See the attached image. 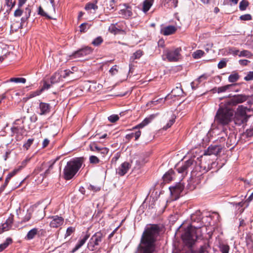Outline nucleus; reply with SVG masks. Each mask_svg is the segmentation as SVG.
<instances>
[{"label":"nucleus","mask_w":253,"mask_h":253,"mask_svg":"<svg viewBox=\"0 0 253 253\" xmlns=\"http://www.w3.org/2000/svg\"><path fill=\"white\" fill-rule=\"evenodd\" d=\"M160 228L157 224H151L147 227L141 238L138 246L139 253H153L156 248V242L159 235Z\"/></svg>","instance_id":"f257e3e1"},{"label":"nucleus","mask_w":253,"mask_h":253,"mask_svg":"<svg viewBox=\"0 0 253 253\" xmlns=\"http://www.w3.org/2000/svg\"><path fill=\"white\" fill-rule=\"evenodd\" d=\"M195 223L192 221L181 236L183 243L189 248L192 247L197 239L202 236L201 228L202 224L200 223L199 225H196Z\"/></svg>","instance_id":"f03ea898"},{"label":"nucleus","mask_w":253,"mask_h":253,"mask_svg":"<svg viewBox=\"0 0 253 253\" xmlns=\"http://www.w3.org/2000/svg\"><path fill=\"white\" fill-rule=\"evenodd\" d=\"M234 115L233 110L224 103L222 102L216 112L214 117V122L218 125L225 126L231 121Z\"/></svg>","instance_id":"7ed1b4c3"},{"label":"nucleus","mask_w":253,"mask_h":253,"mask_svg":"<svg viewBox=\"0 0 253 253\" xmlns=\"http://www.w3.org/2000/svg\"><path fill=\"white\" fill-rule=\"evenodd\" d=\"M83 163L82 158H76L68 162L63 169L64 178L67 180L71 179L79 170Z\"/></svg>","instance_id":"20e7f679"},{"label":"nucleus","mask_w":253,"mask_h":253,"mask_svg":"<svg viewBox=\"0 0 253 253\" xmlns=\"http://www.w3.org/2000/svg\"><path fill=\"white\" fill-rule=\"evenodd\" d=\"M105 233L101 231L95 233L90 238L87 248L90 251H95L105 240Z\"/></svg>","instance_id":"39448f33"},{"label":"nucleus","mask_w":253,"mask_h":253,"mask_svg":"<svg viewBox=\"0 0 253 253\" xmlns=\"http://www.w3.org/2000/svg\"><path fill=\"white\" fill-rule=\"evenodd\" d=\"M181 47H177L172 49H166L164 51V54L162 56L163 59H167L169 62H176L181 57L180 52Z\"/></svg>","instance_id":"423d86ee"},{"label":"nucleus","mask_w":253,"mask_h":253,"mask_svg":"<svg viewBox=\"0 0 253 253\" xmlns=\"http://www.w3.org/2000/svg\"><path fill=\"white\" fill-rule=\"evenodd\" d=\"M248 99V96L244 94H238L226 100L224 103L230 108L239 103H242Z\"/></svg>","instance_id":"0eeeda50"},{"label":"nucleus","mask_w":253,"mask_h":253,"mask_svg":"<svg viewBox=\"0 0 253 253\" xmlns=\"http://www.w3.org/2000/svg\"><path fill=\"white\" fill-rule=\"evenodd\" d=\"M196 164L194 159H190L186 162L180 167L177 169L178 173L186 174L187 171L193 169V166Z\"/></svg>","instance_id":"6e6552de"},{"label":"nucleus","mask_w":253,"mask_h":253,"mask_svg":"<svg viewBox=\"0 0 253 253\" xmlns=\"http://www.w3.org/2000/svg\"><path fill=\"white\" fill-rule=\"evenodd\" d=\"M92 52V49L90 47L86 46L81 48L70 55L71 59H74L90 54Z\"/></svg>","instance_id":"1a4fd4ad"},{"label":"nucleus","mask_w":253,"mask_h":253,"mask_svg":"<svg viewBox=\"0 0 253 253\" xmlns=\"http://www.w3.org/2000/svg\"><path fill=\"white\" fill-rule=\"evenodd\" d=\"M11 135L15 136L17 141L21 140L23 138V135L25 132L24 126H13L11 128Z\"/></svg>","instance_id":"9d476101"},{"label":"nucleus","mask_w":253,"mask_h":253,"mask_svg":"<svg viewBox=\"0 0 253 253\" xmlns=\"http://www.w3.org/2000/svg\"><path fill=\"white\" fill-rule=\"evenodd\" d=\"M184 185L181 182H179L174 186L169 187V190L171 195L173 196L174 200L179 198L181 193L184 189Z\"/></svg>","instance_id":"9b49d317"},{"label":"nucleus","mask_w":253,"mask_h":253,"mask_svg":"<svg viewBox=\"0 0 253 253\" xmlns=\"http://www.w3.org/2000/svg\"><path fill=\"white\" fill-rule=\"evenodd\" d=\"M50 218L51 220L50 222V226L52 228H58L64 223V220L62 216L54 215L51 216Z\"/></svg>","instance_id":"f8f14e48"},{"label":"nucleus","mask_w":253,"mask_h":253,"mask_svg":"<svg viewBox=\"0 0 253 253\" xmlns=\"http://www.w3.org/2000/svg\"><path fill=\"white\" fill-rule=\"evenodd\" d=\"M222 147L221 145H211L205 152V155H217L221 152Z\"/></svg>","instance_id":"ddd939ff"},{"label":"nucleus","mask_w":253,"mask_h":253,"mask_svg":"<svg viewBox=\"0 0 253 253\" xmlns=\"http://www.w3.org/2000/svg\"><path fill=\"white\" fill-rule=\"evenodd\" d=\"M121 17L125 19H128L132 15L131 7L126 4H124V8L119 12Z\"/></svg>","instance_id":"4468645a"},{"label":"nucleus","mask_w":253,"mask_h":253,"mask_svg":"<svg viewBox=\"0 0 253 253\" xmlns=\"http://www.w3.org/2000/svg\"><path fill=\"white\" fill-rule=\"evenodd\" d=\"M13 222V216H9L3 223L1 226H0V234L2 233L5 231H8L12 227V225Z\"/></svg>","instance_id":"2eb2a0df"},{"label":"nucleus","mask_w":253,"mask_h":253,"mask_svg":"<svg viewBox=\"0 0 253 253\" xmlns=\"http://www.w3.org/2000/svg\"><path fill=\"white\" fill-rule=\"evenodd\" d=\"M131 165L128 162H124L121 164L117 169V173L120 176L126 174L130 168Z\"/></svg>","instance_id":"dca6fc26"},{"label":"nucleus","mask_w":253,"mask_h":253,"mask_svg":"<svg viewBox=\"0 0 253 253\" xmlns=\"http://www.w3.org/2000/svg\"><path fill=\"white\" fill-rule=\"evenodd\" d=\"M97 0H95L94 2L87 3L85 6L84 9L89 14H94L96 10L98 9V6L97 5Z\"/></svg>","instance_id":"f3484780"},{"label":"nucleus","mask_w":253,"mask_h":253,"mask_svg":"<svg viewBox=\"0 0 253 253\" xmlns=\"http://www.w3.org/2000/svg\"><path fill=\"white\" fill-rule=\"evenodd\" d=\"M40 110V115H46L49 113L50 110V106L48 103L41 102L39 105Z\"/></svg>","instance_id":"a211bd4d"},{"label":"nucleus","mask_w":253,"mask_h":253,"mask_svg":"<svg viewBox=\"0 0 253 253\" xmlns=\"http://www.w3.org/2000/svg\"><path fill=\"white\" fill-rule=\"evenodd\" d=\"M109 31L114 35L118 34H125L126 33L125 29H120L117 28L116 24H112L109 27Z\"/></svg>","instance_id":"6ab92c4d"},{"label":"nucleus","mask_w":253,"mask_h":253,"mask_svg":"<svg viewBox=\"0 0 253 253\" xmlns=\"http://www.w3.org/2000/svg\"><path fill=\"white\" fill-rule=\"evenodd\" d=\"M154 118V116L153 115H151L149 117L145 118L141 123L134 126L132 129L133 130L144 127L149 124Z\"/></svg>","instance_id":"aec40b11"},{"label":"nucleus","mask_w":253,"mask_h":253,"mask_svg":"<svg viewBox=\"0 0 253 253\" xmlns=\"http://www.w3.org/2000/svg\"><path fill=\"white\" fill-rule=\"evenodd\" d=\"M234 85V84H230L218 87H214L212 89V91L213 92H217L218 93L225 92L228 90H230L231 87Z\"/></svg>","instance_id":"412c9836"},{"label":"nucleus","mask_w":253,"mask_h":253,"mask_svg":"<svg viewBox=\"0 0 253 253\" xmlns=\"http://www.w3.org/2000/svg\"><path fill=\"white\" fill-rule=\"evenodd\" d=\"M176 28L174 26H168L161 30V33L164 35L168 36L175 33Z\"/></svg>","instance_id":"4be33fe9"},{"label":"nucleus","mask_w":253,"mask_h":253,"mask_svg":"<svg viewBox=\"0 0 253 253\" xmlns=\"http://www.w3.org/2000/svg\"><path fill=\"white\" fill-rule=\"evenodd\" d=\"M248 117H246L242 115H239L235 114V117L234 119V122L236 125L238 126H240L242 124H244L247 122L248 120Z\"/></svg>","instance_id":"5701e85b"},{"label":"nucleus","mask_w":253,"mask_h":253,"mask_svg":"<svg viewBox=\"0 0 253 253\" xmlns=\"http://www.w3.org/2000/svg\"><path fill=\"white\" fill-rule=\"evenodd\" d=\"M89 237V235L88 234H86L83 239L80 240L78 243L76 244L75 248L72 250V253H74L76 252L78 250H79L81 247H82L86 240Z\"/></svg>","instance_id":"b1692460"},{"label":"nucleus","mask_w":253,"mask_h":253,"mask_svg":"<svg viewBox=\"0 0 253 253\" xmlns=\"http://www.w3.org/2000/svg\"><path fill=\"white\" fill-rule=\"evenodd\" d=\"M154 2V0H145L143 2L142 11L146 13L151 8Z\"/></svg>","instance_id":"393cba45"},{"label":"nucleus","mask_w":253,"mask_h":253,"mask_svg":"<svg viewBox=\"0 0 253 253\" xmlns=\"http://www.w3.org/2000/svg\"><path fill=\"white\" fill-rule=\"evenodd\" d=\"M183 93V91L180 84L171 91V94L174 96H180L182 95Z\"/></svg>","instance_id":"a878e982"},{"label":"nucleus","mask_w":253,"mask_h":253,"mask_svg":"<svg viewBox=\"0 0 253 253\" xmlns=\"http://www.w3.org/2000/svg\"><path fill=\"white\" fill-rule=\"evenodd\" d=\"M206 79H207V77L205 75H201L200 77H199L198 79L195 80L194 81L192 82L191 83V85L192 89H196L198 87V85L201 83L202 80V79L206 80Z\"/></svg>","instance_id":"bb28decb"},{"label":"nucleus","mask_w":253,"mask_h":253,"mask_svg":"<svg viewBox=\"0 0 253 253\" xmlns=\"http://www.w3.org/2000/svg\"><path fill=\"white\" fill-rule=\"evenodd\" d=\"M38 229L36 228H33L30 230L27 233L25 239L28 240H30L35 238L36 235L38 234Z\"/></svg>","instance_id":"cd10ccee"},{"label":"nucleus","mask_w":253,"mask_h":253,"mask_svg":"<svg viewBox=\"0 0 253 253\" xmlns=\"http://www.w3.org/2000/svg\"><path fill=\"white\" fill-rule=\"evenodd\" d=\"M248 108L247 107H245L243 105H240L238 106L237 112L235 114L242 115L246 117H248L247 115V111Z\"/></svg>","instance_id":"c85d7f7f"},{"label":"nucleus","mask_w":253,"mask_h":253,"mask_svg":"<svg viewBox=\"0 0 253 253\" xmlns=\"http://www.w3.org/2000/svg\"><path fill=\"white\" fill-rule=\"evenodd\" d=\"M174 171L172 169L169 170L163 176L164 181L166 182H169L172 179V175Z\"/></svg>","instance_id":"c756f323"},{"label":"nucleus","mask_w":253,"mask_h":253,"mask_svg":"<svg viewBox=\"0 0 253 253\" xmlns=\"http://www.w3.org/2000/svg\"><path fill=\"white\" fill-rule=\"evenodd\" d=\"M211 249L208 244H205L199 249L198 253H210Z\"/></svg>","instance_id":"7c9ffc66"},{"label":"nucleus","mask_w":253,"mask_h":253,"mask_svg":"<svg viewBox=\"0 0 253 253\" xmlns=\"http://www.w3.org/2000/svg\"><path fill=\"white\" fill-rule=\"evenodd\" d=\"M240 78V76L238 73L236 72H233L228 77V81L230 83H234L237 82Z\"/></svg>","instance_id":"2f4dec72"},{"label":"nucleus","mask_w":253,"mask_h":253,"mask_svg":"<svg viewBox=\"0 0 253 253\" xmlns=\"http://www.w3.org/2000/svg\"><path fill=\"white\" fill-rule=\"evenodd\" d=\"M12 242V239L10 238H7L3 243L0 245V252L3 251L9 246V244H11Z\"/></svg>","instance_id":"473e14b6"},{"label":"nucleus","mask_w":253,"mask_h":253,"mask_svg":"<svg viewBox=\"0 0 253 253\" xmlns=\"http://www.w3.org/2000/svg\"><path fill=\"white\" fill-rule=\"evenodd\" d=\"M142 55L143 51L141 50H138L130 57V60L131 61H134V60L140 58Z\"/></svg>","instance_id":"72a5a7b5"},{"label":"nucleus","mask_w":253,"mask_h":253,"mask_svg":"<svg viewBox=\"0 0 253 253\" xmlns=\"http://www.w3.org/2000/svg\"><path fill=\"white\" fill-rule=\"evenodd\" d=\"M239 57H245L247 58H252L253 56V54L249 50H243L240 52L238 54Z\"/></svg>","instance_id":"f704fd0d"},{"label":"nucleus","mask_w":253,"mask_h":253,"mask_svg":"<svg viewBox=\"0 0 253 253\" xmlns=\"http://www.w3.org/2000/svg\"><path fill=\"white\" fill-rule=\"evenodd\" d=\"M9 81L15 83L25 84L26 82V80L24 78H11L9 79Z\"/></svg>","instance_id":"c9c22d12"},{"label":"nucleus","mask_w":253,"mask_h":253,"mask_svg":"<svg viewBox=\"0 0 253 253\" xmlns=\"http://www.w3.org/2000/svg\"><path fill=\"white\" fill-rule=\"evenodd\" d=\"M91 25L87 23H84L80 26V31L81 33L85 32L90 27Z\"/></svg>","instance_id":"e433bc0d"},{"label":"nucleus","mask_w":253,"mask_h":253,"mask_svg":"<svg viewBox=\"0 0 253 253\" xmlns=\"http://www.w3.org/2000/svg\"><path fill=\"white\" fill-rule=\"evenodd\" d=\"M60 76L58 73H55L50 78L51 84H54L60 81Z\"/></svg>","instance_id":"4c0bfd02"},{"label":"nucleus","mask_w":253,"mask_h":253,"mask_svg":"<svg viewBox=\"0 0 253 253\" xmlns=\"http://www.w3.org/2000/svg\"><path fill=\"white\" fill-rule=\"evenodd\" d=\"M204 54V52L203 50H197L193 53L192 56L194 59H199L203 56Z\"/></svg>","instance_id":"58836bf2"},{"label":"nucleus","mask_w":253,"mask_h":253,"mask_svg":"<svg viewBox=\"0 0 253 253\" xmlns=\"http://www.w3.org/2000/svg\"><path fill=\"white\" fill-rule=\"evenodd\" d=\"M89 148L91 151L97 152L98 153L102 148V147H98L95 142L91 143L89 145Z\"/></svg>","instance_id":"ea45409f"},{"label":"nucleus","mask_w":253,"mask_h":253,"mask_svg":"<svg viewBox=\"0 0 253 253\" xmlns=\"http://www.w3.org/2000/svg\"><path fill=\"white\" fill-rule=\"evenodd\" d=\"M44 209L45 208H42L38 211L37 214L36 216L37 220H40L43 218L45 215L44 211Z\"/></svg>","instance_id":"a19ab883"},{"label":"nucleus","mask_w":253,"mask_h":253,"mask_svg":"<svg viewBox=\"0 0 253 253\" xmlns=\"http://www.w3.org/2000/svg\"><path fill=\"white\" fill-rule=\"evenodd\" d=\"M249 5V2L246 0H242L239 3V8L241 10H245Z\"/></svg>","instance_id":"79ce46f5"},{"label":"nucleus","mask_w":253,"mask_h":253,"mask_svg":"<svg viewBox=\"0 0 253 253\" xmlns=\"http://www.w3.org/2000/svg\"><path fill=\"white\" fill-rule=\"evenodd\" d=\"M42 92V90H37L35 91H33L30 92L28 95L27 98L28 99L32 98L33 97H36L37 96L39 95Z\"/></svg>","instance_id":"37998d69"},{"label":"nucleus","mask_w":253,"mask_h":253,"mask_svg":"<svg viewBox=\"0 0 253 253\" xmlns=\"http://www.w3.org/2000/svg\"><path fill=\"white\" fill-rule=\"evenodd\" d=\"M103 40L101 37L99 36L95 38L92 42V44L94 46H98L102 43Z\"/></svg>","instance_id":"c03bdc74"},{"label":"nucleus","mask_w":253,"mask_h":253,"mask_svg":"<svg viewBox=\"0 0 253 253\" xmlns=\"http://www.w3.org/2000/svg\"><path fill=\"white\" fill-rule=\"evenodd\" d=\"M175 117L174 115H173L172 117L169 120V122L167 124V125L163 127L164 129H167L169 128L175 122Z\"/></svg>","instance_id":"a18cd8bd"},{"label":"nucleus","mask_w":253,"mask_h":253,"mask_svg":"<svg viewBox=\"0 0 253 253\" xmlns=\"http://www.w3.org/2000/svg\"><path fill=\"white\" fill-rule=\"evenodd\" d=\"M89 162L90 164H97L100 162L99 159L95 156H90L89 158Z\"/></svg>","instance_id":"49530a36"},{"label":"nucleus","mask_w":253,"mask_h":253,"mask_svg":"<svg viewBox=\"0 0 253 253\" xmlns=\"http://www.w3.org/2000/svg\"><path fill=\"white\" fill-rule=\"evenodd\" d=\"M227 60L225 58L222 59L218 63L217 67L219 69H222L226 66Z\"/></svg>","instance_id":"de8ad7c7"},{"label":"nucleus","mask_w":253,"mask_h":253,"mask_svg":"<svg viewBox=\"0 0 253 253\" xmlns=\"http://www.w3.org/2000/svg\"><path fill=\"white\" fill-rule=\"evenodd\" d=\"M21 27V24L19 22H16L11 25V30L12 31H16L18 29Z\"/></svg>","instance_id":"09e8293b"},{"label":"nucleus","mask_w":253,"mask_h":253,"mask_svg":"<svg viewBox=\"0 0 253 253\" xmlns=\"http://www.w3.org/2000/svg\"><path fill=\"white\" fill-rule=\"evenodd\" d=\"M119 119V117L118 115H112L108 117V120L111 123H115Z\"/></svg>","instance_id":"8fccbe9b"},{"label":"nucleus","mask_w":253,"mask_h":253,"mask_svg":"<svg viewBox=\"0 0 253 253\" xmlns=\"http://www.w3.org/2000/svg\"><path fill=\"white\" fill-rule=\"evenodd\" d=\"M38 14L41 15L42 16L47 17L49 19L51 18L49 16H48V14L45 12H44V11L42 8L41 6H40L39 7Z\"/></svg>","instance_id":"3c124183"},{"label":"nucleus","mask_w":253,"mask_h":253,"mask_svg":"<svg viewBox=\"0 0 253 253\" xmlns=\"http://www.w3.org/2000/svg\"><path fill=\"white\" fill-rule=\"evenodd\" d=\"M109 152V149L106 147H102L100 151L98 152L102 157H104Z\"/></svg>","instance_id":"603ef678"},{"label":"nucleus","mask_w":253,"mask_h":253,"mask_svg":"<svg viewBox=\"0 0 253 253\" xmlns=\"http://www.w3.org/2000/svg\"><path fill=\"white\" fill-rule=\"evenodd\" d=\"M15 1H12V0H5V4L9 8V11H10L12 8L14 6Z\"/></svg>","instance_id":"864d4df0"},{"label":"nucleus","mask_w":253,"mask_h":253,"mask_svg":"<svg viewBox=\"0 0 253 253\" xmlns=\"http://www.w3.org/2000/svg\"><path fill=\"white\" fill-rule=\"evenodd\" d=\"M34 141L33 139H29L26 143L23 144V147L28 150Z\"/></svg>","instance_id":"5fc2aeb1"},{"label":"nucleus","mask_w":253,"mask_h":253,"mask_svg":"<svg viewBox=\"0 0 253 253\" xmlns=\"http://www.w3.org/2000/svg\"><path fill=\"white\" fill-rule=\"evenodd\" d=\"M229 53L234 56H236L238 55V54L240 53V51L238 49H237L236 48L231 47L229 49Z\"/></svg>","instance_id":"6e6d98bb"},{"label":"nucleus","mask_w":253,"mask_h":253,"mask_svg":"<svg viewBox=\"0 0 253 253\" xmlns=\"http://www.w3.org/2000/svg\"><path fill=\"white\" fill-rule=\"evenodd\" d=\"M244 80L246 81L253 80V71L249 72L247 76L244 77Z\"/></svg>","instance_id":"4d7b16f0"},{"label":"nucleus","mask_w":253,"mask_h":253,"mask_svg":"<svg viewBox=\"0 0 253 253\" xmlns=\"http://www.w3.org/2000/svg\"><path fill=\"white\" fill-rule=\"evenodd\" d=\"M17 171H18V170L15 169V170H13V171H12L11 172L9 173L7 175V177L5 178V180L6 181V182H9V181L10 179H11V178L12 176H13L16 174V173L17 172Z\"/></svg>","instance_id":"13d9d810"},{"label":"nucleus","mask_w":253,"mask_h":253,"mask_svg":"<svg viewBox=\"0 0 253 253\" xmlns=\"http://www.w3.org/2000/svg\"><path fill=\"white\" fill-rule=\"evenodd\" d=\"M240 19L242 20H244V21L250 20L252 19V16L249 14H246L241 15L240 17Z\"/></svg>","instance_id":"bf43d9fd"},{"label":"nucleus","mask_w":253,"mask_h":253,"mask_svg":"<svg viewBox=\"0 0 253 253\" xmlns=\"http://www.w3.org/2000/svg\"><path fill=\"white\" fill-rule=\"evenodd\" d=\"M75 231V229L72 227H69L66 230L65 236L66 237L70 236Z\"/></svg>","instance_id":"052dcab7"},{"label":"nucleus","mask_w":253,"mask_h":253,"mask_svg":"<svg viewBox=\"0 0 253 253\" xmlns=\"http://www.w3.org/2000/svg\"><path fill=\"white\" fill-rule=\"evenodd\" d=\"M229 249V246L227 245H222L220 248L222 253H228Z\"/></svg>","instance_id":"680f3d73"},{"label":"nucleus","mask_w":253,"mask_h":253,"mask_svg":"<svg viewBox=\"0 0 253 253\" xmlns=\"http://www.w3.org/2000/svg\"><path fill=\"white\" fill-rule=\"evenodd\" d=\"M118 70L117 69V65L113 66L109 70L110 73L112 75H114L118 73Z\"/></svg>","instance_id":"e2e57ef3"},{"label":"nucleus","mask_w":253,"mask_h":253,"mask_svg":"<svg viewBox=\"0 0 253 253\" xmlns=\"http://www.w3.org/2000/svg\"><path fill=\"white\" fill-rule=\"evenodd\" d=\"M32 215L30 212L27 213L23 219V221L26 222L28 221L31 218Z\"/></svg>","instance_id":"0e129e2a"},{"label":"nucleus","mask_w":253,"mask_h":253,"mask_svg":"<svg viewBox=\"0 0 253 253\" xmlns=\"http://www.w3.org/2000/svg\"><path fill=\"white\" fill-rule=\"evenodd\" d=\"M239 62L240 65L246 66L250 62V61L247 59H241L239 61Z\"/></svg>","instance_id":"69168bd1"},{"label":"nucleus","mask_w":253,"mask_h":253,"mask_svg":"<svg viewBox=\"0 0 253 253\" xmlns=\"http://www.w3.org/2000/svg\"><path fill=\"white\" fill-rule=\"evenodd\" d=\"M22 11L20 8L17 9L14 13V15L15 17H19L22 15Z\"/></svg>","instance_id":"338daca9"},{"label":"nucleus","mask_w":253,"mask_h":253,"mask_svg":"<svg viewBox=\"0 0 253 253\" xmlns=\"http://www.w3.org/2000/svg\"><path fill=\"white\" fill-rule=\"evenodd\" d=\"M162 100H163V98H160V99H157L156 100H152V101H150V102H149L148 103V104H150V105L151 104H153V105H157L158 102L162 101Z\"/></svg>","instance_id":"774afa93"}]
</instances>
